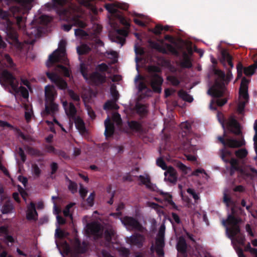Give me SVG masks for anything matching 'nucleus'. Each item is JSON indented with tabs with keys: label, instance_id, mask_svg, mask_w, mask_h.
<instances>
[{
	"label": "nucleus",
	"instance_id": "obj_19",
	"mask_svg": "<svg viewBox=\"0 0 257 257\" xmlns=\"http://www.w3.org/2000/svg\"><path fill=\"white\" fill-rule=\"evenodd\" d=\"M165 180L170 183H175L177 181V176L176 170L171 166H169L164 173Z\"/></svg>",
	"mask_w": 257,
	"mask_h": 257
},
{
	"label": "nucleus",
	"instance_id": "obj_7",
	"mask_svg": "<svg viewBox=\"0 0 257 257\" xmlns=\"http://www.w3.org/2000/svg\"><path fill=\"white\" fill-rule=\"evenodd\" d=\"M17 24L20 29L25 28L26 34L29 37L37 35L39 32V28L35 25V21L31 22V25L30 28H26L25 25V19L22 16H18L16 17Z\"/></svg>",
	"mask_w": 257,
	"mask_h": 257
},
{
	"label": "nucleus",
	"instance_id": "obj_5",
	"mask_svg": "<svg viewBox=\"0 0 257 257\" xmlns=\"http://www.w3.org/2000/svg\"><path fill=\"white\" fill-rule=\"evenodd\" d=\"M148 71L149 73V79L151 87L155 92L160 93L162 90L161 86L163 82L162 77L159 73H161L160 67L155 65L148 66Z\"/></svg>",
	"mask_w": 257,
	"mask_h": 257
},
{
	"label": "nucleus",
	"instance_id": "obj_14",
	"mask_svg": "<svg viewBox=\"0 0 257 257\" xmlns=\"http://www.w3.org/2000/svg\"><path fill=\"white\" fill-rule=\"evenodd\" d=\"M2 77L14 90L16 91L18 89L19 83L12 73L7 70H4L2 73Z\"/></svg>",
	"mask_w": 257,
	"mask_h": 257
},
{
	"label": "nucleus",
	"instance_id": "obj_24",
	"mask_svg": "<svg viewBox=\"0 0 257 257\" xmlns=\"http://www.w3.org/2000/svg\"><path fill=\"white\" fill-rule=\"evenodd\" d=\"M228 129L232 133L238 134L240 132L239 124L233 117H230L226 123Z\"/></svg>",
	"mask_w": 257,
	"mask_h": 257
},
{
	"label": "nucleus",
	"instance_id": "obj_50",
	"mask_svg": "<svg viewBox=\"0 0 257 257\" xmlns=\"http://www.w3.org/2000/svg\"><path fill=\"white\" fill-rule=\"evenodd\" d=\"M68 93L70 98L74 101L79 102L80 100L79 95L75 93L73 90L69 89Z\"/></svg>",
	"mask_w": 257,
	"mask_h": 257
},
{
	"label": "nucleus",
	"instance_id": "obj_36",
	"mask_svg": "<svg viewBox=\"0 0 257 257\" xmlns=\"http://www.w3.org/2000/svg\"><path fill=\"white\" fill-rule=\"evenodd\" d=\"M90 50V48L86 44H82L77 47V53L79 55L86 54L88 53Z\"/></svg>",
	"mask_w": 257,
	"mask_h": 257
},
{
	"label": "nucleus",
	"instance_id": "obj_54",
	"mask_svg": "<svg viewBox=\"0 0 257 257\" xmlns=\"http://www.w3.org/2000/svg\"><path fill=\"white\" fill-rule=\"evenodd\" d=\"M156 164L164 170H167L168 168L164 160L161 157L157 159Z\"/></svg>",
	"mask_w": 257,
	"mask_h": 257
},
{
	"label": "nucleus",
	"instance_id": "obj_20",
	"mask_svg": "<svg viewBox=\"0 0 257 257\" xmlns=\"http://www.w3.org/2000/svg\"><path fill=\"white\" fill-rule=\"evenodd\" d=\"M105 131L104 135L106 138L113 136L114 132V124L111 121L109 117L104 121Z\"/></svg>",
	"mask_w": 257,
	"mask_h": 257
},
{
	"label": "nucleus",
	"instance_id": "obj_42",
	"mask_svg": "<svg viewBox=\"0 0 257 257\" xmlns=\"http://www.w3.org/2000/svg\"><path fill=\"white\" fill-rule=\"evenodd\" d=\"M27 9L30 10L31 4L33 0H14Z\"/></svg>",
	"mask_w": 257,
	"mask_h": 257
},
{
	"label": "nucleus",
	"instance_id": "obj_61",
	"mask_svg": "<svg viewBox=\"0 0 257 257\" xmlns=\"http://www.w3.org/2000/svg\"><path fill=\"white\" fill-rule=\"evenodd\" d=\"M236 69L237 72V77L239 78L242 76V71H244V68L243 67L241 63L239 62L237 65Z\"/></svg>",
	"mask_w": 257,
	"mask_h": 257
},
{
	"label": "nucleus",
	"instance_id": "obj_49",
	"mask_svg": "<svg viewBox=\"0 0 257 257\" xmlns=\"http://www.w3.org/2000/svg\"><path fill=\"white\" fill-rule=\"evenodd\" d=\"M50 168L51 170L50 177L52 179H54L55 178V176L54 175L58 169V164L56 162H52L50 165Z\"/></svg>",
	"mask_w": 257,
	"mask_h": 257
},
{
	"label": "nucleus",
	"instance_id": "obj_41",
	"mask_svg": "<svg viewBox=\"0 0 257 257\" xmlns=\"http://www.w3.org/2000/svg\"><path fill=\"white\" fill-rule=\"evenodd\" d=\"M80 72L83 76V78L86 80H89V75L88 74L87 67L84 64L81 63L80 65Z\"/></svg>",
	"mask_w": 257,
	"mask_h": 257
},
{
	"label": "nucleus",
	"instance_id": "obj_57",
	"mask_svg": "<svg viewBox=\"0 0 257 257\" xmlns=\"http://www.w3.org/2000/svg\"><path fill=\"white\" fill-rule=\"evenodd\" d=\"M75 121V124L78 125L80 129H83L85 128L84 123L83 121L78 116H76V118L73 119Z\"/></svg>",
	"mask_w": 257,
	"mask_h": 257
},
{
	"label": "nucleus",
	"instance_id": "obj_56",
	"mask_svg": "<svg viewBox=\"0 0 257 257\" xmlns=\"http://www.w3.org/2000/svg\"><path fill=\"white\" fill-rule=\"evenodd\" d=\"M19 91L21 93V95L24 98H28L29 97V92L26 88L23 86H21L18 88Z\"/></svg>",
	"mask_w": 257,
	"mask_h": 257
},
{
	"label": "nucleus",
	"instance_id": "obj_8",
	"mask_svg": "<svg viewBox=\"0 0 257 257\" xmlns=\"http://www.w3.org/2000/svg\"><path fill=\"white\" fill-rule=\"evenodd\" d=\"M122 223L128 229L134 230L143 233L146 228L136 218L133 217L126 216L121 219Z\"/></svg>",
	"mask_w": 257,
	"mask_h": 257
},
{
	"label": "nucleus",
	"instance_id": "obj_40",
	"mask_svg": "<svg viewBox=\"0 0 257 257\" xmlns=\"http://www.w3.org/2000/svg\"><path fill=\"white\" fill-rule=\"evenodd\" d=\"M139 179L141 181L142 183L144 185H145L148 188H152V184L151 182V180L149 177H145L143 175H140L139 176Z\"/></svg>",
	"mask_w": 257,
	"mask_h": 257
},
{
	"label": "nucleus",
	"instance_id": "obj_1",
	"mask_svg": "<svg viewBox=\"0 0 257 257\" xmlns=\"http://www.w3.org/2000/svg\"><path fill=\"white\" fill-rule=\"evenodd\" d=\"M213 71L214 75L217 76L218 78L215 80L214 84L208 89L207 93L211 96L217 98L215 101L212 99L210 103V108L215 110L217 108L213 106L214 104L216 103L218 106H222L226 103L227 99L226 98H221L225 94L226 91L224 84L225 73L220 69H216L215 67L213 68Z\"/></svg>",
	"mask_w": 257,
	"mask_h": 257
},
{
	"label": "nucleus",
	"instance_id": "obj_22",
	"mask_svg": "<svg viewBox=\"0 0 257 257\" xmlns=\"http://www.w3.org/2000/svg\"><path fill=\"white\" fill-rule=\"evenodd\" d=\"M38 213L36 210L35 205L33 202H31L28 207V211L26 214V218L28 220L36 221L38 219Z\"/></svg>",
	"mask_w": 257,
	"mask_h": 257
},
{
	"label": "nucleus",
	"instance_id": "obj_27",
	"mask_svg": "<svg viewBox=\"0 0 257 257\" xmlns=\"http://www.w3.org/2000/svg\"><path fill=\"white\" fill-rule=\"evenodd\" d=\"M187 245L185 239L183 236H180L176 245L178 251L185 255L187 252Z\"/></svg>",
	"mask_w": 257,
	"mask_h": 257
},
{
	"label": "nucleus",
	"instance_id": "obj_44",
	"mask_svg": "<svg viewBox=\"0 0 257 257\" xmlns=\"http://www.w3.org/2000/svg\"><path fill=\"white\" fill-rule=\"evenodd\" d=\"M53 1V7L55 9L58 10L61 9H64L63 7L66 4V0H52Z\"/></svg>",
	"mask_w": 257,
	"mask_h": 257
},
{
	"label": "nucleus",
	"instance_id": "obj_25",
	"mask_svg": "<svg viewBox=\"0 0 257 257\" xmlns=\"http://www.w3.org/2000/svg\"><path fill=\"white\" fill-rule=\"evenodd\" d=\"M89 79L94 83L102 84L105 82L106 76L105 75H102L97 72H94L89 76Z\"/></svg>",
	"mask_w": 257,
	"mask_h": 257
},
{
	"label": "nucleus",
	"instance_id": "obj_32",
	"mask_svg": "<svg viewBox=\"0 0 257 257\" xmlns=\"http://www.w3.org/2000/svg\"><path fill=\"white\" fill-rule=\"evenodd\" d=\"M221 53L222 60L227 61L228 65L230 66V68L232 69L233 67V63L232 62L233 58L231 55L225 50H222Z\"/></svg>",
	"mask_w": 257,
	"mask_h": 257
},
{
	"label": "nucleus",
	"instance_id": "obj_9",
	"mask_svg": "<svg viewBox=\"0 0 257 257\" xmlns=\"http://www.w3.org/2000/svg\"><path fill=\"white\" fill-rule=\"evenodd\" d=\"M220 157L222 160L225 163H229L230 164V174L234 171L238 170V161L237 160L232 158V153L227 148H222L220 150Z\"/></svg>",
	"mask_w": 257,
	"mask_h": 257
},
{
	"label": "nucleus",
	"instance_id": "obj_55",
	"mask_svg": "<svg viewBox=\"0 0 257 257\" xmlns=\"http://www.w3.org/2000/svg\"><path fill=\"white\" fill-rule=\"evenodd\" d=\"M167 79L174 86H178L180 83V80L175 76H169L167 77Z\"/></svg>",
	"mask_w": 257,
	"mask_h": 257
},
{
	"label": "nucleus",
	"instance_id": "obj_16",
	"mask_svg": "<svg viewBox=\"0 0 257 257\" xmlns=\"http://www.w3.org/2000/svg\"><path fill=\"white\" fill-rule=\"evenodd\" d=\"M87 245L86 242L83 241L81 242L77 237H75L74 239V250L77 254L85 253L87 250Z\"/></svg>",
	"mask_w": 257,
	"mask_h": 257
},
{
	"label": "nucleus",
	"instance_id": "obj_21",
	"mask_svg": "<svg viewBox=\"0 0 257 257\" xmlns=\"http://www.w3.org/2000/svg\"><path fill=\"white\" fill-rule=\"evenodd\" d=\"M248 82L249 81L245 77H243L242 79L239 88V94L243 98L244 100H246V101L248 100L249 98L248 94L247 92V84Z\"/></svg>",
	"mask_w": 257,
	"mask_h": 257
},
{
	"label": "nucleus",
	"instance_id": "obj_64",
	"mask_svg": "<svg viewBox=\"0 0 257 257\" xmlns=\"http://www.w3.org/2000/svg\"><path fill=\"white\" fill-rule=\"evenodd\" d=\"M75 35L76 36L84 37L87 35L86 32L81 29H76L75 30Z\"/></svg>",
	"mask_w": 257,
	"mask_h": 257
},
{
	"label": "nucleus",
	"instance_id": "obj_6",
	"mask_svg": "<svg viewBox=\"0 0 257 257\" xmlns=\"http://www.w3.org/2000/svg\"><path fill=\"white\" fill-rule=\"evenodd\" d=\"M65 54V42L61 41L59 45V48L51 54L46 62L48 67L53 66L55 63H59L64 57Z\"/></svg>",
	"mask_w": 257,
	"mask_h": 257
},
{
	"label": "nucleus",
	"instance_id": "obj_26",
	"mask_svg": "<svg viewBox=\"0 0 257 257\" xmlns=\"http://www.w3.org/2000/svg\"><path fill=\"white\" fill-rule=\"evenodd\" d=\"M58 110V105L54 101L46 103L45 112L47 114L54 115Z\"/></svg>",
	"mask_w": 257,
	"mask_h": 257
},
{
	"label": "nucleus",
	"instance_id": "obj_30",
	"mask_svg": "<svg viewBox=\"0 0 257 257\" xmlns=\"http://www.w3.org/2000/svg\"><path fill=\"white\" fill-rule=\"evenodd\" d=\"M65 111L66 114L70 119H74L76 118L77 110L74 104L72 102H70L69 103L68 106L67 108H65Z\"/></svg>",
	"mask_w": 257,
	"mask_h": 257
},
{
	"label": "nucleus",
	"instance_id": "obj_58",
	"mask_svg": "<svg viewBox=\"0 0 257 257\" xmlns=\"http://www.w3.org/2000/svg\"><path fill=\"white\" fill-rule=\"evenodd\" d=\"M32 170L34 174L36 177H38L40 176L41 173V170L37 164H33L32 165Z\"/></svg>",
	"mask_w": 257,
	"mask_h": 257
},
{
	"label": "nucleus",
	"instance_id": "obj_46",
	"mask_svg": "<svg viewBox=\"0 0 257 257\" xmlns=\"http://www.w3.org/2000/svg\"><path fill=\"white\" fill-rule=\"evenodd\" d=\"M66 179L69 182L68 189L72 193H74L77 191V184L70 180L67 177H66Z\"/></svg>",
	"mask_w": 257,
	"mask_h": 257
},
{
	"label": "nucleus",
	"instance_id": "obj_48",
	"mask_svg": "<svg viewBox=\"0 0 257 257\" xmlns=\"http://www.w3.org/2000/svg\"><path fill=\"white\" fill-rule=\"evenodd\" d=\"M13 206L10 203H6L2 207V212L3 214H7L13 210Z\"/></svg>",
	"mask_w": 257,
	"mask_h": 257
},
{
	"label": "nucleus",
	"instance_id": "obj_33",
	"mask_svg": "<svg viewBox=\"0 0 257 257\" xmlns=\"http://www.w3.org/2000/svg\"><path fill=\"white\" fill-rule=\"evenodd\" d=\"M25 149L27 153L31 156L36 157H41L43 156V153L40 150L34 148L30 146H26Z\"/></svg>",
	"mask_w": 257,
	"mask_h": 257
},
{
	"label": "nucleus",
	"instance_id": "obj_47",
	"mask_svg": "<svg viewBox=\"0 0 257 257\" xmlns=\"http://www.w3.org/2000/svg\"><path fill=\"white\" fill-rule=\"evenodd\" d=\"M47 77L54 83H55L59 80L60 77L54 72H46Z\"/></svg>",
	"mask_w": 257,
	"mask_h": 257
},
{
	"label": "nucleus",
	"instance_id": "obj_59",
	"mask_svg": "<svg viewBox=\"0 0 257 257\" xmlns=\"http://www.w3.org/2000/svg\"><path fill=\"white\" fill-rule=\"evenodd\" d=\"M247 101H246V100H245L244 101H241L238 103L237 105V110L239 113H241L243 111L246 103Z\"/></svg>",
	"mask_w": 257,
	"mask_h": 257
},
{
	"label": "nucleus",
	"instance_id": "obj_39",
	"mask_svg": "<svg viewBox=\"0 0 257 257\" xmlns=\"http://www.w3.org/2000/svg\"><path fill=\"white\" fill-rule=\"evenodd\" d=\"M169 29V27L168 26H163L160 25H157L156 26L155 28L153 30V32L156 35H159L161 34V32L163 30H165L166 31H168Z\"/></svg>",
	"mask_w": 257,
	"mask_h": 257
},
{
	"label": "nucleus",
	"instance_id": "obj_13",
	"mask_svg": "<svg viewBox=\"0 0 257 257\" xmlns=\"http://www.w3.org/2000/svg\"><path fill=\"white\" fill-rule=\"evenodd\" d=\"M218 139L223 145V148H227V147L236 148L241 147L245 145V142L243 139L241 140H237L231 138L225 139L223 137H218Z\"/></svg>",
	"mask_w": 257,
	"mask_h": 257
},
{
	"label": "nucleus",
	"instance_id": "obj_43",
	"mask_svg": "<svg viewBox=\"0 0 257 257\" xmlns=\"http://www.w3.org/2000/svg\"><path fill=\"white\" fill-rule=\"evenodd\" d=\"M56 86L61 90H65L68 87V84L65 80L60 77L59 80L55 83Z\"/></svg>",
	"mask_w": 257,
	"mask_h": 257
},
{
	"label": "nucleus",
	"instance_id": "obj_52",
	"mask_svg": "<svg viewBox=\"0 0 257 257\" xmlns=\"http://www.w3.org/2000/svg\"><path fill=\"white\" fill-rule=\"evenodd\" d=\"M236 236V241L241 245H244L245 242V236L244 235L240 234V232L235 235L233 238H230L233 239Z\"/></svg>",
	"mask_w": 257,
	"mask_h": 257
},
{
	"label": "nucleus",
	"instance_id": "obj_53",
	"mask_svg": "<svg viewBox=\"0 0 257 257\" xmlns=\"http://www.w3.org/2000/svg\"><path fill=\"white\" fill-rule=\"evenodd\" d=\"M255 69V68L253 65H250L244 68V73L246 76H251L254 73Z\"/></svg>",
	"mask_w": 257,
	"mask_h": 257
},
{
	"label": "nucleus",
	"instance_id": "obj_18",
	"mask_svg": "<svg viewBox=\"0 0 257 257\" xmlns=\"http://www.w3.org/2000/svg\"><path fill=\"white\" fill-rule=\"evenodd\" d=\"M116 33L118 35L114 37L112 41L120 44L122 46L125 43V37L128 35V31L125 29H118Z\"/></svg>",
	"mask_w": 257,
	"mask_h": 257
},
{
	"label": "nucleus",
	"instance_id": "obj_62",
	"mask_svg": "<svg viewBox=\"0 0 257 257\" xmlns=\"http://www.w3.org/2000/svg\"><path fill=\"white\" fill-rule=\"evenodd\" d=\"M137 110L138 113H140L141 114H145L147 113L146 108L144 105H137Z\"/></svg>",
	"mask_w": 257,
	"mask_h": 257
},
{
	"label": "nucleus",
	"instance_id": "obj_51",
	"mask_svg": "<svg viewBox=\"0 0 257 257\" xmlns=\"http://www.w3.org/2000/svg\"><path fill=\"white\" fill-rule=\"evenodd\" d=\"M9 37L10 39H11L14 42L16 43L17 44H21L20 42L19 41L18 36L17 32L15 31L10 32L8 34Z\"/></svg>",
	"mask_w": 257,
	"mask_h": 257
},
{
	"label": "nucleus",
	"instance_id": "obj_11",
	"mask_svg": "<svg viewBox=\"0 0 257 257\" xmlns=\"http://www.w3.org/2000/svg\"><path fill=\"white\" fill-rule=\"evenodd\" d=\"M86 232L89 235H93L95 238H99L102 236V227L101 225L97 222L87 223L86 227Z\"/></svg>",
	"mask_w": 257,
	"mask_h": 257
},
{
	"label": "nucleus",
	"instance_id": "obj_60",
	"mask_svg": "<svg viewBox=\"0 0 257 257\" xmlns=\"http://www.w3.org/2000/svg\"><path fill=\"white\" fill-rule=\"evenodd\" d=\"M108 69V66L104 63L98 64L96 67V69L100 72H105Z\"/></svg>",
	"mask_w": 257,
	"mask_h": 257
},
{
	"label": "nucleus",
	"instance_id": "obj_2",
	"mask_svg": "<svg viewBox=\"0 0 257 257\" xmlns=\"http://www.w3.org/2000/svg\"><path fill=\"white\" fill-rule=\"evenodd\" d=\"M57 13L69 23L62 26L63 30L66 32L69 31L72 26L80 28H84L86 26L85 23L80 20L81 14L77 8L69 7L67 9H61L57 10Z\"/></svg>",
	"mask_w": 257,
	"mask_h": 257
},
{
	"label": "nucleus",
	"instance_id": "obj_28",
	"mask_svg": "<svg viewBox=\"0 0 257 257\" xmlns=\"http://www.w3.org/2000/svg\"><path fill=\"white\" fill-rule=\"evenodd\" d=\"M180 149L183 151L184 155L188 153L194 154L196 151L195 146L192 145L189 141L183 142L180 146Z\"/></svg>",
	"mask_w": 257,
	"mask_h": 257
},
{
	"label": "nucleus",
	"instance_id": "obj_38",
	"mask_svg": "<svg viewBox=\"0 0 257 257\" xmlns=\"http://www.w3.org/2000/svg\"><path fill=\"white\" fill-rule=\"evenodd\" d=\"M114 230L111 228H107L104 232V236L106 241L109 242L111 240L112 236L114 234Z\"/></svg>",
	"mask_w": 257,
	"mask_h": 257
},
{
	"label": "nucleus",
	"instance_id": "obj_12",
	"mask_svg": "<svg viewBox=\"0 0 257 257\" xmlns=\"http://www.w3.org/2000/svg\"><path fill=\"white\" fill-rule=\"evenodd\" d=\"M110 93L112 99L107 100L104 103L103 108L105 110L117 109L119 106L116 102L119 98V93L115 86L112 85L110 87Z\"/></svg>",
	"mask_w": 257,
	"mask_h": 257
},
{
	"label": "nucleus",
	"instance_id": "obj_17",
	"mask_svg": "<svg viewBox=\"0 0 257 257\" xmlns=\"http://www.w3.org/2000/svg\"><path fill=\"white\" fill-rule=\"evenodd\" d=\"M57 92L54 86L47 85L45 88V96L46 103L50 101H54L57 96Z\"/></svg>",
	"mask_w": 257,
	"mask_h": 257
},
{
	"label": "nucleus",
	"instance_id": "obj_10",
	"mask_svg": "<svg viewBox=\"0 0 257 257\" xmlns=\"http://www.w3.org/2000/svg\"><path fill=\"white\" fill-rule=\"evenodd\" d=\"M149 43L150 47L152 48L155 49L158 52L162 53L164 54H168V52H170L171 53L175 55H177L178 54V51L177 50L176 48L171 44L165 43V47L161 45L158 43L152 40H150L149 41Z\"/></svg>",
	"mask_w": 257,
	"mask_h": 257
},
{
	"label": "nucleus",
	"instance_id": "obj_29",
	"mask_svg": "<svg viewBox=\"0 0 257 257\" xmlns=\"http://www.w3.org/2000/svg\"><path fill=\"white\" fill-rule=\"evenodd\" d=\"M158 193L162 195L164 199L172 206V208L176 210H179L178 207L172 200V196L169 193H165L162 191H159Z\"/></svg>",
	"mask_w": 257,
	"mask_h": 257
},
{
	"label": "nucleus",
	"instance_id": "obj_4",
	"mask_svg": "<svg viewBox=\"0 0 257 257\" xmlns=\"http://www.w3.org/2000/svg\"><path fill=\"white\" fill-rule=\"evenodd\" d=\"M104 8L121 24L124 26L127 29L130 28V23L129 21L124 17L120 11L117 10L118 8L125 11L127 10L128 8V4L125 3H118L115 5L106 4L105 5Z\"/></svg>",
	"mask_w": 257,
	"mask_h": 257
},
{
	"label": "nucleus",
	"instance_id": "obj_37",
	"mask_svg": "<svg viewBox=\"0 0 257 257\" xmlns=\"http://www.w3.org/2000/svg\"><path fill=\"white\" fill-rule=\"evenodd\" d=\"M57 67L58 70L61 72L64 76L67 77L70 76L71 70L68 68L61 64H58Z\"/></svg>",
	"mask_w": 257,
	"mask_h": 257
},
{
	"label": "nucleus",
	"instance_id": "obj_3",
	"mask_svg": "<svg viewBox=\"0 0 257 257\" xmlns=\"http://www.w3.org/2000/svg\"><path fill=\"white\" fill-rule=\"evenodd\" d=\"M236 211L234 207L231 208V213L229 214L226 220H222V224L226 228V233L229 238H233L240 231L239 224L241 222L239 217H236Z\"/></svg>",
	"mask_w": 257,
	"mask_h": 257
},
{
	"label": "nucleus",
	"instance_id": "obj_35",
	"mask_svg": "<svg viewBox=\"0 0 257 257\" xmlns=\"http://www.w3.org/2000/svg\"><path fill=\"white\" fill-rule=\"evenodd\" d=\"M178 95L181 98L185 101L191 102L193 100V97L183 90L179 91Z\"/></svg>",
	"mask_w": 257,
	"mask_h": 257
},
{
	"label": "nucleus",
	"instance_id": "obj_23",
	"mask_svg": "<svg viewBox=\"0 0 257 257\" xmlns=\"http://www.w3.org/2000/svg\"><path fill=\"white\" fill-rule=\"evenodd\" d=\"M165 246V240L164 238L157 237L156 239V251L159 256L164 255V247Z\"/></svg>",
	"mask_w": 257,
	"mask_h": 257
},
{
	"label": "nucleus",
	"instance_id": "obj_63",
	"mask_svg": "<svg viewBox=\"0 0 257 257\" xmlns=\"http://www.w3.org/2000/svg\"><path fill=\"white\" fill-rule=\"evenodd\" d=\"M72 206L71 204H68L63 210V213L65 217H72L70 213V209Z\"/></svg>",
	"mask_w": 257,
	"mask_h": 257
},
{
	"label": "nucleus",
	"instance_id": "obj_15",
	"mask_svg": "<svg viewBox=\"0 0 257 257\" xmlns=\"http://www.w3.org/2000/svg\"><path fill=\"white\" fill-rule=\"evenodd\" d=\"M145 236L138 233H134L127 239V242L131 245L140 248L143 247L145 242Z\"/></svg>",
	"mask_w": 257,
	"mask_h": 257
},
{
	"label": "nucleus",
	"instance_id": "obj_45",
	"mask_svg": "<svg viewBox=\"0 0 257 257\" xmlns=\"http://www.w3.org/2000/svg\"><path fill=\"white\" fill-rule=\"evenodd\" d=\"M247 151L245 149H240L235 152L236 157L239 159H243L247 155Z\"/></svg>",
	"mask_w": 257,
	"mask_h": 257
},
{
	"label": "nucleus",
	"instance_id": "obj_34",
	"mask_svg": "<svg viewBox=\"0 0 257 257\" xmlns=\"http://www.w3.org/2000/svg\"><path fill=\"white\" fill-rule=\"evenodd\" d=\"M128 125L131 130L136 132H142V126L141 124L137 121L132 120L131 121H128Z\"/></svg>",
	"mask_w": 257,
	"mask_h": 257
},
{
	"label": "nucleus",
	"instance_id": "obj_31",
	"mask_svg": "<svg viewBox=\"0 0 257 257\" xmlns=\"http://www.w3.org/2000/svg\"><path fill=\"white\" fill-rule=\"evenodd\" d=\"M183 59L180 63V66L183 68H190L192 67V63L189 56L186 53H183Z\"/></svg>",
	"mask_w": 257,
	"mask_h": 257
}]
</instances>
